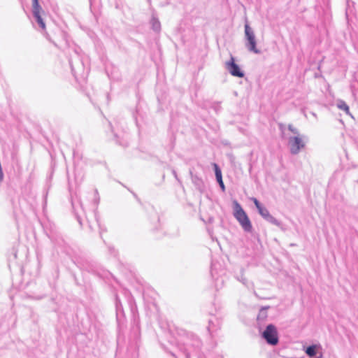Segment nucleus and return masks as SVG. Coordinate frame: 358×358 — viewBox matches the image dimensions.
Here are the masks:
<instances>
[{"mask_svg": "<svg viewBox=\"0 0 358 358\" xmlns=\"http://www.w3.org/2000/svg\"><path fill=\"white\" fill-rule=\"evenodd\" d=\"M201 346V341L193 334H187L178 341V348L182 352L185 358H190V355L194 353L196 355Z\"/></svg>", "mask_w": 358, "mask_h": 358, "instance_id": "f257e3e1", "label": "nucleus"}, {"mask_svg": "<svg viewBox=\"0 0 358 358\" xmlns=\"http://www.w3.org/2000/svg\"><path fill=\"white\" fill-rule=\"evenodd\" d=\"M233 215L234 217L239 222L240 225L245 232H251L252 230V225L248 215L236 200L233 201Z\"/></svg>", "mask_w": 358, "mask_h": 358, "instance_id": "f03ea898", "label": "nucleus"}, {"mask_svg": "<svg viewBox=\"0 0 358 358\" xmlns=\"http://www.w3.org/2000/svg\"><path fill=\"white\" fill-rule=\"evenodd\" d=\"M245 28V46L248 51L255 54H259L261 52L257 48V41L255 32L246 22Z\"/></svg>", "mask_w": 358, "mask_h": 358, "instance_id": "7ed1b4c3", "label": "nucleus"}, {"mask_svg": "<svg viewBox=\"0 0 358 358\" xmlns=\"http://www.w3.org/2000/svg\"><path fill=\"white\" fill-rule=\"evenodd\" d=\"M262 337L268 345L275 346L279 343V337L277 328L273 324H269L262 333Z\"/></svg>", "mask_w": 358, "mask_h": 358, "instance_id": "20e7f679", "label": "nucleus"}, {"mask_svg": "<svg viewBox=\"0 0 358 358\" xmlns=\"http://www.w3.org/2000/svg\"><path fill=\"white\" fill-rule=\"evenodd\" d=\"M305 138L306 136L304 135L290 136L288 138V146L292 155H296L299 154L301 150L306 146Z\"/></svg>", "mask_w": 358, "mask_h": 358, "instance_id": "39448f33", "label": "nucleus"}, {"mask_svg": "<svg viewBox=\"0 0 358 358\" xmlns=\"http://www.w3.org/2000/svg\"><path fill=\"white\" fill-rule=\"evenodd\" d=\"M225 69L230 74L237 78H243L244 72L241 69L240 66L235 62V58L231 56L230 59L225 62Z\"/></svg>", "mask_w": 358, "mask_h": 358, "instance_id": "423d86ee", "label": "nucleus"}, {"mask_svg": "<svg viewBox=\"0 0 358 358\" xmlns=\"http://www.w3.org/2000/svg\"><path fill=\"white\" fill-rule=\"evenodd\" d=\"M32 7V13L35 20L42 29H45V24L40 14V11L42 8L39 5L38 0H33Z\"/></svg>", "mask_w": 358, "mask_h": 358, "instance_id": "0eeeda50", "label": "nucleus"}, {"mask_svg": "<svg viewBox=\"0 0 358 358\" xmlns=\"http://www.w3.org/2000/svg\"><path fill=\"white\" fill-rule=\"evenodd\" d=\"M251 199L253 201L255 207L257 208L259 215L266 220L267 216H269L271 215L268 209L263 206L262 203L256 198L253 197Z\"/></svg>", "mask_w": 358, "mask_h": 358, "instance_id": "6e6552de", "label": "nucleus"}, {"mask_svg": "<svg viewBox=\"0 0 358 358\" xmlns=\"http://www.w3.org/2000/svg\"><path fill=\"white\" fill-rule=\"evenodd\" d=\"M71 204H72L73 210L74 214L76 215V217L78 222H79V224L80 225H82L81 215L79 212V210H80V211H82L83 213H85V211H84V209L83 207V204L80 201H78L77 202V203L75 201H72Z\"/></svg>", "mask_w": 358, "mask_h": 358, "instance_id": "1a4fd4ad", "label": "nucleus"}, {"mask_svg": "<svg viewBox=\"0 0 358 358\" xmlns=\"http://www.w3.org/2000/svg\"><path fill=\"white\" fill-rule=\"evenodd\" d=\"M190 174L192 177V181L194 186L196 187V188L199 191L203 192L204 189V184L202 179L196 175H193L192 172L190 173Z\"/></svg>", "mask_w": 358, "mask_h": 358, "instance_id": "9d476101", "label": "nucleus"}, {"mask_svg": "<svg viewBox=\"0 0 358 358\" xmlns=\"http://www.w3.org/2000/svg\"><path fill=\"white\" fill-rule=\"evenodd\" d=\"M336 106L341 110L345 112L347 115H350V108L348 104L342 99H338L336 101Z\"/></svg>", "mask_w": 358, "mask_h": 358, "instance_id": "9b49d317", "label": "nucleus"}, {"mask_svg": "<svg viewBox=\"0 0 358 358\" xmlns=\"http://www.w3.org/2000/svg\"><path fill=\"white\" fill-rule=\"evenodd\" d=\"M319 348L320 345H311L306 348L305 352L308 357H313L317 355V351Z\"/></svg>", "mask_w": 358, "mask_h": 358, "instance_id": "f8f14e48", "label": "nucleus"}, {"mask_svg": "<svg viewBox=\"0 0 358 358\" xmlns=\"http://www.w3.org/2000/svg\"><path fill=\"white\" fill-rule=\"evenodd\" d=\"M266 221L282 229V224L281 222L275 219L273 215H270L269 216H267Z\"/></svg>", "mask_w": 358, "mask_h": 358, "instance_id": "ddd939ff", "label": "nucleus"}, {"mask_svg": "<svg viewBox=\"0 0 358 358\" xmlns=\"http://www.w3.org/2000/svg\"><path fill=\"white\" fill-rule=\"evenodd\" d=\"M152 28L155 31H159L161 29V24L157 18L152 17L151 20Z\"/></svg>", "mask_w": 358, "mask_h": 358, "instance_id": "4468645a", "label": "nucleus"}, {"mask_svg": "<svg viewBox=\"0 0 358 358\" xmlns=\"http://www.w3.org/2000/svg\"><path fill=\"white\" fill-rule=\"evenodd\" d=\"M268 307L262 308L258 313L257 320H264L267 317Z\"/></svg>", "mask_w": 358, "mask_h": 358, "instance_id": "2eb2a0df", "label": "nucleus"}, {"mask_svg": "<svg viewBox=\"0 0 358 358\" xmlns=\"http://www.w3.org/2000/svg\"><path fill=\"white\" fill-rule=\"evenodd\" d=\"M213 168H214L215 175L216 180L218 179V178L221 179V178H222V171H221L220 168L215 163H214L213 164Z\"/></svg>", "mask_w": 358, "mask_h": 358, "instance_id": "dca6fc26", "label": "nucleus"}, {"mask_svg": "<svg viewBox=\"0 0 358 358\" xmlns=\"http://www.w3.org/2000/svg\"><path fill=\"white\" fill-rule=\"evenodd\" d=\"M236 278L237 280L243 283L245 287H249L250 283L243 274H241L240 276H236Z\"/></svg>", "mask_w": 358, "mask_h": 358, "instance_id": "f3484780", "label": "nucleus"}, {"mask_svg": "<svg viewBox=\"0 0 358 358\" xmlns=\"http://www.w3.org/2000/svg\"><path fill=\"white\" fill-rule=\"evenodd\" d=\"M287 129L295 136H302L301 134H300L299 129L294 127L292 124H289Z\"/></svg>", "mask_w": 358, "mask_h": 358, "instance_id": "a211bd4d", "label": "nucleus"}, {"mask_svg": "<svg viewBox=\"0 0 358 358\" xmlns=\"http://www.w3.org/2000/svg\"><path fill=\"white\" fill-rule=\"evenodd\" d=\"M208 323L209 324L208 326V330L210 334H212L213 331H215V329L214 328V321H213L212 320H209Z\"/></svg>", "mask_w": 358, "mask_h": 358, "instance_id": "6ab92c4d", "label": "nucleus"}, {"mask_svg": "<svg viewBox=\"0 0 358 358\" xmlns=\"http://www.w3.org/2000/svg\"><path fill=\"white\" fill-rule=\"evenodd\" d=\"M216 180H217V183L219 184V186L221 188L222 191L223 192H225V185L224 184L222 178H221V179L218 178Z\"/></svg>", "mask_w": 358, "mask_h": 358, "instance_id": "aec40b11", "label": "nucleus"}, {"mask_svg": "<svg viewBox=\"0 0 358 358\" xmlns=\"http://www.w3.org/2000/svg\"><path fill=\"white\" fill-rule=\"evenodd\" d=\"M212 107H213V108L215 110V111L216 113H218L220 110V108H221V107H220V104L218 103H213Z\"/></svg>", "mask_w": 358, "mask_h": 358, "instance_id": "412c9836", "label": "nucleus"}, {"mask_svg": "<svg viewBox=\"0 0 358 358\" xmlns=\"http://www.w3.org/2000/svg\"><path fill=\"white\" fill-rule=\"evenodd\" d=\"M69 64H70V66H71V71L74 74L75 72H76V70H75V66H74V64H73V60L71 59H69Z\"/></svg>", "mask_w": 358, "mask_h": 358, "instance_id": "4be33fe9", "label": "nucleus"}, {"mask_svg": "<svg viewBox=\"0 0 358 358\" xmlns=\"http://www.w3.org/2000/svg\"><path fill=\"white\" fill-rule=\"evenodd\" d=\"M172 173H173V174L174 177H175L177 180H178V176H177V173H176V171H175V170H173V171H172Z\"/></svg>", "mask_w": 358, "mask_h": 358, "instance_id": "5701e85b", "label": "nucleus"}, {"mask_svg": "<svg viewBox=\"0 0 358 358\" xmlns=\"http://www.w3.org/2000/svg\"><path fill=\"white\" fill-rule=\"evenodd\" d=\"M279 128H280V130L282 131L284 129V125L282 124H279Z\"/></svg>", "mask_w": 358, "mask_h": 358, "instance_id": "b1692460", "label": "nucleus"}, {"mask_svg": "<svg viewBox=\"0 0 358 358\" xmlns=\"http://www.w3.org/2000/svg\"><path fill=\"white\" fill-rule=\"evenodd\" d=\"M94 193H95V196H98V191H97V189L94 190Z\"/></svg>", "mask_w": 358, "mask_h": 358, "instance_id": "393cba45", "label": "nucleus"}, {"mask_svg": "<svg viewBox=\"0 0 358 358\" xmlns=\"http://www.w3.org/2000/svg\"><path fill=\"white\" fill-rule=\"evenodd\" d=\"M99 198L98 197L97 199H95V201H96V203H98V202H99Z\"/></svg>", "mask_w": 358, "mask_h": 358, "instance_id": "a878e982", "label": "nucleus"}, {"mask_svg": "<svg viewBox=\"0 0 358 358\" xmlns=\"http://www.w3.org/2000/svg\"><path fill=\"white\" fill-rule=\"evenodd\" d=\"M295 245H296V244H294V243H292V244L290 245V246H295Z\"/></svg>", "mask_w": 358, "mask_h": 358, "instance_id": "bb28decb", "label": "nucleus"}, {"mask_svg": "<svg viewBox=\"0 0 358 358\" xmlns=\"http://www.w3.org/2000/svg\"><path fill=\"white\" fill-rule=\"evenodd\" d=\"M221 358H222V357H221Z\"/></svg>", "mask_w": 358, "mask_h": 358, "instance_id": "cd10ccee", "label": "nucleus"}]
</instances>
